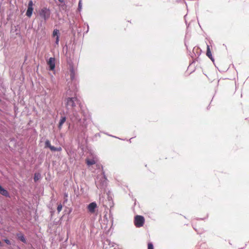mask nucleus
<instances>
[{"label":"nucleus","instance_id":"29","mask_svg":"<svg viewBox=\"0 0 249 249\" xmlns=\"http://www.w3.org/2000/svg\"><path fill=\"white\" fill-rule=\"evenodd\" d=\"M115 244V243H114V242H111L109 241V245L110 246H111V247H114Z\"/></svg>","mask_w":249,"mask_h":249},{"label":"nucleus","instance_id":"21","mask_svg":"<svg viewBox=\"0 0 249 249\" xmlns=\"http://www.w3.org/2000/svg\"><path fill=\"white\" fill-rule=\"evenodd\" d=\"M87 163L89 166L92 165L95 163V161L94 160H89L87 161Z\"/></svg>","mask_w":249,"mask_h":249},{"label":"nucleus","instance_id":"16","mask_svg":"<svg viewBox=\"0 0 249 249\" xmlns=\"http://www.w3.org/2000/svg\"><path fill=\"white\" fill-rule=\"evenodd\" d=\"M41 178V175L40 173H36L34 176V180L35 182L37 181Z\"/></svg>","mask_w":249,"mask_h":249},{"label":"nucleus","instance_id":"33","mask_svg":"<svg viewBox=\"0 0 249 249\" xmlns=\"http://www.w3.org/2000/svg\"><path fill=\"white\" fill-rule=\"evenodd\" d=\"M214 63V58L213 57V56H212V57L211 58H209Z\"/></svg>","mask_w":249,"mask_h":249},{"label":"nucleus","instance_id":"14","mask_svg":"<svg viewBox=\"0 0 249 249\" xmlns=\"http://www.w3.org/2000/svg\"><path fill=\"white\" fill-rule=\"evenodd\" d=\"M66 117L65 116H62L60 117V119L59 121V123L58 124V128L59 129H61L62 128V126L64 123L66 121Z\"/></svg>","mask_w":249,"mask_h":249},{"label":"nucleus","instance_id":"4","mask_svg":"<svg viewBox=\"0 0 249 249\" xmlns=\"http://www.w3.org/2000/svg\"><path fill=\"white\" fill-rule=\"evenodd\" d=\"M71 121L74 123H80L82 120V112H79L77 109L68 112Z\"/></svg>","mask_w":249,"mask_h":249},{"label":"nucleus","instance_id":"15","mask_svg":"<svg viewBox=\"0 0 249 249\" xmlns=\"http://www.w3.org/2000/svg\"><path fill=\"white\" fill-rule=\"evenodd\" d=\"M206 55L209 58H211L213 56L212 53L211 51V50H210V46L208 44H207Z\"/></svg>","mask_w":249,"mask_h":249},{"label":"nucleus","instance_id":"36","mask_svg":"<svg viewBox=\"0 0 249 249\" xmlns=\"http://www.w3.org/2000/svg\"><path fill=\"white\" fill-rule=\"evenodd\" d=\"M108 199L109 201L110 200H112V198L111 197H110L108 196Z\"/></svg>","mask_w":249,"mask_h":249},{"label":"nucleus","instance_id":"24","mask_svg":"<svg viewBox=\"0 0 249 249\" xmlns=\"http://www.w3.org/2000/svg\"><path fill=\"white\" fill-rule=\"evenodd\" d=\"M62 204H60L59 205H58V206L57 207V210L58 213H59L62 210Z\"/></svg>","mask_w":249,"mask_h":249},{"label":"nucleus","instance_id":"43","mask_svg":"<svg viewBox=\"0 0 249 249\" xmlns=\"http://www.w3.org/2000/svg\"><path fill=\"white\" fill-rule=\"evenodd\" d=\"M114 249H117V248H115Z\"/></svg>","mask_w":249,"mask_h":249},{"label":"nucleus","instance_id":"28","mask_svg":"<svg viewBox=\"0 0 249 249\" xmlns=\"http://www.w3.org/2000/svg\"><path fill=\"white\" fill-rule=\"evenodd\" d=\"M72 211V209L71 208L69 209L68 212H67L66 211H65L66 213H67L68 214H70Z\"/></svg>","mask_w":249,"mask_h":249},{"label":"nucleus","instance_id":"1","mask_svg":"<svg viewBox=\"0 0 249 249\" xmlns=\"http://www.w3.org/2000/svg\"><path fill=\"white\" fill-rule=\"evenodd\" d=\"M76 91H74L73 96L68 97L65 99V104L67 112L77 109L76 106L79 104V101L76 97Z\"/></svg>","mask_w":249,"mask_h":249},{"label":"nucleus","instance_id":"38","mask_svg":"<svg viewBox=\"0 0 249 249\" xmlns=\"http://www.w3.org/2000/svg\"><path fill=\"white\" fill-rule=\"evenodd\" d=\"M65 196L66 197H67V196H68V194H65Z\"/></svg>","mask_w":249,"mask_h":249},{"label":"nucleus","instance_id":"30","mask_svg":"<svg viewBox=\"0 0 249 249\" xmlns=\"http://www.w3.org/2000/svg\"><path fill=\"white\" fill-rule=\"evenodd\" d=\"M71 92V90L70 88H69V89L67 90V94L68 95H72V94H71L70 93V92Z\"/></svg>","mask_w":249,"mask_h":249},{"label":"nucleus","instance_id":"41","mask_svg":"<svg viewBox=\"0 0 249 249\" xmlns=\"http://www.w3.org/2000/svg\"><path fill=\"white\" fill-rule=\"evenodd\" d=\"M209 106L208 107L207 109H209Z\"/></svg>","mask_w":249,"mask_h":249},{"label":"nucleus","instance_id":"40","mask_svg":"<svg viewBox=\"0 0 249 249\" xmlns=\"http://www.w3.org/2000/svg\"><path fill=\"white\" fill-rule=\"evenodd\" d=\"M111 136V135H110ZM113 137L117 138L116 137H115L114 136H112Z\"/></svg>","mask_w":249,"mask_h":249},{"label":"nucleus","instance_id":"11","mask_svg":"<svg viewBox=\"0 0 249 249\" xmlns=\"http://www.w3.org/2000/svg\"><path fill=\"white\" fill-rule=\"evenodd\" d=\"M97 207V205L95 201L90 203L87 206L88 211L91 213H94Z\"/></svg>","mask_w":249,"mask_h":249},{"label":"nucleus","instance_id":"22","mask_svg":"<svg viewBox=\"0 0 249 249\" xmlns=\"http://www.w3.org/2000/svg\"><path fill=\"white\" fill-rule=\"evenodd\" d=\"M148 249H154V246L152 242L148 243Z\"/></svg>","mask_w":249,"mask_h":249},{"label":"nucleus","instance_id":"44","mask_svg":"<svg viewBox=\"0 0 249 249\" xmlns=\"http://www.w3.org/2000/svg\"><path fill=\"white\" fill-rule=\"evenodd\" d=\"M56 2V0H54Z\"/></svg>","mask_w":249,"mask_h":249},{"label":"nucleus","instance_id":"32","mask_svg":"<svg viewBox=\"0 0 249 249\" xmlns=\"http://www.w3.org/2000/svg\"><path fill=\"white\" fill-rule=\"evenodd\" d=\"M58 0L61 3V4L65 3V0Z\"/></svg>","mask_w":249,"mask_h":249},{"label":"nucleus","instance_id":"35","mask_svg":"<svg viewBox=\"0 0 249 249\" xmlns=\"http://www.w3.org/2000/svg\"><path fill=\"white\" fill-rule=\"evenodd\" d=\"M10 141H11V142H12V141H15V139L14 138H11V139H10Z\"/></svg>","mask_w":249,"mask_h":249},{"label":"nucleus","instance_id":"12","mask_svg":"<svg viewBox=\"0 0 249 249\" xmlns=\"http://www.w3.org/2000/svg\"><path fill=\"white\" fill-rule=\"evenodd\" d=\"M17 239L23 243L24 244H27V240L25 235L21 232L17 233L16 234Z\"/></svg>","mask_w":249,"mask_h":249},{"label":"nucleus","instance_id":"18","mask_svg":"<svg viewBox=\"0 0 249 249\" xmlns=\"http://www.w3.org/2000/svg\"><path fill=\"white\" fill-rule=\"evenodd\" d=\"M51 150L52 151H59V152H60L62 150V148L60 146L56 147L54 146H53L52 147V148H51Z\"/></svg>","mask_w":249,"mask_h":249},{"label":"nucleus","instance_id":"8","mask_svg":"<svg viewBox=\"0 0 249 249\" xmlns=\"http://www.w3.org/2000/svg\"><path fill=\"white\" fill-rule=\"evenodd\" d=\"M69 71L71 80L73 81L75 80L76 69L72 62L69 63Z\"/></svg>","mask_w":249,"mask_h":249},{"label":"nucleus","instance_id":"9","mask_svg":"<svg viewBox=\"0 0 249 249\" xmlns=\"http://www.w3.org/2000/svg\"><path fill=\"white\" fill-rule=\"evenodd\" d=\"M33 5V1L30 0L28 2L27 10L26 13V15L29 18H30L33 14L34 11Z\"/></svg>","mask_w":249,"mask_h":249},{"label":"nucleus","instance_id":"13","mask_svg":"<svg viewBox=\"0 0 249 249\" xmlns=\"http://www.w3.org/2000/svg\"><path fill=\"white\" fill-rule=\"evenodd\" d=\"M0 194L6 197L10 198L11 197L8 191L6 189L3 188L0 184Z\"/></svg>","mask_w":249,"mask_h":249},{"label":"nucleus","instance_id":"20","mask_svg":"<svg viewBox=\"0 0 249 249\" xmlns=\"http://www.w3.org/2000/svg\"><path fill=\"white\" fill-rule=\"evenodd\" d=\"M57 5L61 8L62 10L66 11L67 9V5L66 3L63 4H57Z\"/></svg>","mask_w":249,"mask_h":249},{"label":"nucleus","instance_id":"25","mask_svg":"<svg viewBox=\"0 0 249 249\" xmlns=\"http://www.w3.org/2000/svg\"><path fill=\"white\" fill-rule=\"evenodd\" d=\"M43 23H44V21L42 19V20L40 21V22L38 24V28L42 27Z\"/></svg>","mask_w":249,"mask_h":249},{"label":"nucleus","instance_id":"19","mask_svg":"<svg viewBox=\"0 0 249 249\" xmlns=\"http://www.w3.org/2000/svg\"><path fill=\"white\" fill-rule=\"evenodd\" d=\"M82 0H79L78 2V8L77 9V11L80 12L82 10Z\"/></svg>","mask_w":249,"mask_h":249},{"label":"nucleus","instance_id":"23","mask_svg":"<svg viewBox=\"0 0 249 249\" xmlns=\"http://www.w3.org/2000/svg\"><path fill=\"white\" fill-rule=\"evenodd\" d=\"M3 241L7 245H10L11 244V241L8 238H4Z\"/></svg>","mask_w":249,"mask_h":249},{"label":"nucleus","instance_id":"3","mask_svg":"<svg viewBox=\"0 0 249 249\" xmlns=\"http://www.w3.org/2000/svg\"><path fill=\"white\" fill-rule=\"evenodd\" d=\"M103 176L99 179L95 180L96 187L100 189H105L107 185L108 180L105 175V172L102 171Z\"/></svg>","mask_w":249,"mask_h":249},{"label":"nucleus","instance_id":"39","mask_svg":"<svg viewBox=\"0 0 249 249\" xmlns=\"http://www.w3.org/2000/svg\"><path fill=\"white\" fill-rule=\"evenodd\" d=\"M193 228H194V229L196 231H196V228H194V227Z\"/></svg>","mask_w":249,"mask_h":249},{"label":"nucleus","instance_id":"6","mask_svg":"<svg viewBox=\"0 0 249 249\" xmlns=\"http://www.w3.org/2000/svg\"><path fill=\"white\" fill-rule=\"evenodd\" d=\"M74 133L76 135H77L78 138H80V137L84 138L85 132L86 130V127L84 125H80L79 128H76V125L74 126Z\"/></svg>","mask_w":249,"mask_h":249},{"label":"nucleus","instance_id":"31","mask_svg":"<svg viewBox=\"0 0 249 249\" xmlns=\"http://www.w3.org/2000/svg\"><path fill=\"white\" fill-rule=\"evenodd\" d=\"M86 25L87 26V31L85 32L86 33H87L88 32H89V25L88 23H86Z\"/></svg>","mask_w":249,"mask_h":249},{"label":"nucleus","instance_id":"10","mask_svg":"<svg viewBox=\"0 0 249 249\" xmlns=\"http://www.w3.org/2000/svg\"><path fill=\"white\" fill-rule=\"evenodd\" d=\"M60 35L59 30L57 29H54L53 32L52 36L55 38V46L59 44Z\"/></svg>","mask_w":249,"mask_h":249},{"label":"nucleus","instance_id":"42","mask_svg":"<svg viewBox=\"0 0 249 249\" xmlns=\"http://www.w3.org/2000/svg\"><path fill=\"white\" fill-rule=\"evenodd\" d=\"M244 249V248H241V249Z\"/></svg>","mask_w":249,"mask_h":249},{"label":"nucleus","instance_id":"2","mask_svg":"<svg viewBox=\"0 0 249 249\" xmlns=\"http://www.w3.org/2000/svg\"><path fill=\"white\" fill-rule=\"evenodd\" d=\"M51 11L49 8L43 7L38 11V15L40 18L44 21V23H46L47 20L50 18Z\"/></svg>","mask_w":249,"mask_h":249},{"label":"nucleus","instance_id":"5","mask_svg":"<svg viewBox=\"0 0 249 249\" xmlns=\"http://www.w3.org/2000/svg\"><path fill=\"white\" fill-rule=\"evenodd\" d=\"M144 217L142 215H137L134 217V225L137 228H140L143 226L144 224Z\"/></svg>","mask_w":249,"mask_h":249},{"label":"nucleus","instance_id":"37","mask_svg":"<svg viewBox=\"0 0 249 249\" xmlns=\"http://www.w3.org/2000/svg\"><path fill=\"white\" fill-rule=\"evenodd\" d=\"M132 139H133V138H130V139L129 140V142H131V140Z\"/></svg>","mask_w":249,"mask_h":249},{"label":"nucleus","instance_id":"7","mask_svg":"<svg viewBox=\"0 0 249 249\" xmlns=\"http://www.w3.org/2000/svg\"><path fill=\"white\" fill-rule=\"evenodd\" d=\"M47 64L49 71H54L55 68V59L54 57H50L49 60L47 61Z\"/></svg>","mask_w":249,"mask_h":249},{"label":"nucleus","instance_id":"17","mask_svg":"<svg viewBox=\"0 0 249 249\" xmlns=\"http://www.w3.org/2000/svg\"><path fill=\"white\" fill-rule=\"evenodd\" d=\"M53 145H51L50 141L49 140H46L45 142V147L46 148H49L51 150V148Z\"/></svg>","mask_w":249,"mask_h":249},{"label":"nucleus","instance_id":"27","mask_svg":"<svg viewBox=\"0 0 249 249\" xmlns=\"http://www.w3.org/2000/svg\"><path fill=\"white\" fill-rule=\"evenodd\" d=\"M109 217H110V218L111 219L110 220H111V227H112V225H113V218L112 215H111Z\"/></svg>","mask_w":249,"mask_h":249},{"label":"nucleus","instance_id":"34","mask_svg":"<svg viewBox=\"0 0 249 249\" xmlns=\"http://www.w3.org/2000/svg\"><path fill=\"white\" fill-rule=\"evenodd\" d=\"M27 55H26L24 57V63H25L26 62V61L27 60Z\"/></svg>","mask_w":249,"mask_h":249},{"label":"nucleus","instance_id":"26","mask_svg":"<svg viewBox=\"0 0 249 249\" xmlns=\"http://www.w3.org/2000/svg\"><path fill=\"white\" fill-rule=\"evenodd\" d=\"M208 217V214H207L206 217L205 218H197L196 219L199 220H205Z\"/></svg>","mask_w":249,"mask_h":249}]
</instances>
